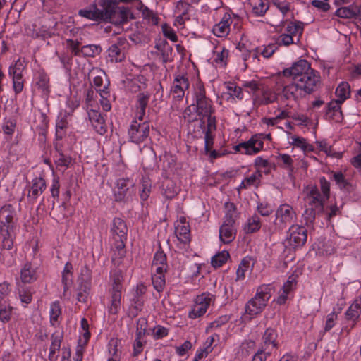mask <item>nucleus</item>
Masks as SVG:
<instances>
[{
    "label": "nucleus",
    "mask_w": 361,
    "mask_h": 361,
    "mask_svg": "<svg viewBox=\"0 0 361 361\" xmlns=\"http://www.w3.org/2000/svg\"><path fill=\"white\" fill-rule=\"evenodd\" d=\"M189 80L187 74H176L171 87V93L174 98L180 100L189 88Z\"/></svg>",
    "instance_id": "obj_15"
},
{
    "label": "nucleus",
    "mask_w": 361,
    "mask_h": 361,
    "mask_svg": "<svg viewBox=\"0 0 361 361\" xmlns=\"http://www.w3.org/2000/svg\"><path fill=\"white\" fill-rule=\"evenodd\" d=\"M121 293H112L111 295L110 305L108 307L109 314H116L121 307Z\"/></svg>",
    "instance_id": "obj_44"
},
{
    "label": "nucleus",
    "mask_w": 361,
    "mask_h": 361,
    "mask_svg": "<svg viewBox=\"0 0 361 361\" xmlns=\"http://www.w3.org/2000/svg\"><path fill=\"white\" fill-rule=\"evenodd\" d=\"M162 186L164 188V195L166 198L170 200L176 196L180 190L176 183L171 179L165 180Z\"/></svg>",
    "instance_id": "obj_39"
},
{
    "label": "nucleus",
    "mask_w": 361,
    "mask_h": 361,
    "mask_svg": "<svg viewBox=\"0 0 361 361\" xmlns=\"http://www.w3.org/2000/svg\"><path fill=\"white\" fill-rule=\"evenodd\" d=\"M260 227V219L257 215L255 214L248 219L244 229L247 233H252L259 230Z\"/></svg>",
    "instance_id": "obj_47"
},
{
    "label": "nucleus",
    "mask_w": 361,
    "mask_h": 361,
    "mask_svg": "<svg viewBox=\"0 0 361 361\" xmlns=\"http://www.w3.org/2000/svg\"><path fill=\"white\" fill-rule=\"evenodd\" d=\"M243 97V93L242 89L235 85L234 83L227 84V100L231 99L235 100V99H242Z\"/></svg>",
    "instance_id": "obj_46"
},
{
    "label": "nucleus",
    "mask_w": 361,
    "mask_h": 361,
    "mask_svg": "<svg viewBox=\"0 0 361 361\" xmlns=\"http://www.w3.org/2000/svg\"><path fill=\"white\" fill-rule=\"evenodd\" d=\"M164 35L171 41L176 42L178 41V37L174 30L168 25L164 24L161 27Z\"/></svg>",
    "instance_id": "obj_60"
},
{
    "label": "nucleus",
    "mask_w": 361,
    "mask_h": 361,
    "mask_svg": "<svg viewBox=\"0 0 361 361\" xmlns=\"http://www.w3.org/2000/svg\"><path fill=\"white\" fill-rule=\"evenodd\" d=\"M210 302L211 298L208 294L203 293L197 296L192 310L189 313V317L195 319L202 316L207 312Z\"/></svg>",
    "instance_id": "obj_18"
},
{
    "label": "nucleus",
    "mask_w": 361,
    "mask_h": 361,
    "mask_svg": "<svg viewBox=\"0 0 361 361\" xmlns=\"http://www.w3.org/2000/svg\"><path fill=\"white\" fill-rule=\"evenodd\" d=\"M289 246L296 248L305 245L307 240V229L299 225H292L286 238Z\"/></svg>",
    "instance_id": "obj_10"
},
{
    "label": "nucleus",
    "mask_w": 361,
    "mask_h": 361,
    "mask_svg": "<svg viewBox=\"0 0 361 361\" xmlns=\"http://www.w3.org/2000/svg\"><path fill=\"white\" fill-rule=\"evenodd\" d=\"M90 290V283L85 282V284L81 285L79 288L77 294V299L79 302H85L87 299Z\"/></svg>",
    "instance_id": "obj_55"
},
{
    "label": "nucleus",
    "mask_w": 361,
    "mask_h": 361,
    "mask_svg": "<svg viewBox=\"0 0 361 361\" xmlns=\"http://www.w3.org/2000/svg\"><path fill=\"white\" fill-rule=\"evenodd\" d=\"M342 104L343 103L339 101L331 100L326 106V116L337 122L341 121L343 119Z\"/></svg>",
    "instance_id": "obj_28"
},
{
    "label": "nucleus",
    "mask_w": 361,
    "mask_h": 361,
    "mask_svg": "<svg viewBox=\"0 0 361 361\" xmlns=\"http://www.w3.org/2000/svg\"><path fill=\"white\" fill-rule=\"evenodd\" d=\"M87 112L89 119L94 129L99 135H104L106 132V126L100 113L95 109H90Z\"/></svg>",
    "instance_id": "obj_22"
},
{
    "label": "nucleus",
    "mask_w": 361,
    "mask_h": 361,
    "mask_svg": "<svg viewBox=\"0 0 361 361\" xmlns=\"http://www.w3.org/2000/svg\"><path fill=\"white\" fill-rule=\"evenodd\" d=\"M118 0H94V5L100 7V11H104L105 18H111L114 6L117 4Z\"/></svg>",
    "instance_id": "obj_32"
},
{
    "label": "nucleus",
    "mask_w": 361,
    "mask_h": 361,
    "mask_svg": "<svg viewBox=\"0 0 361 361\" xmlns=\"http://www.w3.org/2000/svg\"><path fill=\"white\" fill-rule=\"evenodd\" d=\"M112 293H121L123 289L122 282L123 280L122 271L119 269L114 270L111 274Z\"/></svg>",
    "instance_id": "obj_41"
},
{
    "label": "nucleus",
    "mask_w": 361,
    "mask_h": 361,
    "mask_svg": "<svg viewBox=\"0 0 361 361\" xmlns=\"http://www.w3.org/2000/svg\"><path fill=\"white\" fill-rule=\"evenodd\" d=\"M73 267L69 262H66L62 271L61 281L63 286V293H66L73 282Z\"/></svg>",
    "instance_id": "obj_35"
},
{
    "label": "nucleus",
    "mask_w": 361,
    "mask_h": 361,
    "mask_svg": "<svg viewBox=\"0 0 361 361\" xmlns=\"http://www.w3.org/2000/svg\"><path fill=\"white\" fill-rule=\"evenodd\" d=\"M97 92H99L101 97L100 103L103 110L105 111H110L111 109V105L108 99V98L110 96L109 90H107V88L104 87L103 89L97 90Z\"/></svg>",
    "instance_id": "obj_51"
},
{
    "label": "nucleus",
    "mask_w": 361,
    "mask_h": 361,
    "mask_svg": "<svg viewBox=\"0 0 361 361\" xmlns=\"http://www.w3.org/2000/svg\"><path fill=\"white\" fill-rule=\"evenodd\" d=\"M252 13L257 16H263L269 8L268 0H250Z\"/></svg>",
    "instance_id": "obj_38"
},
{
    "label": "nucleus",
    "mask_w": 361,
    "mask_h": 361,
    "mask_svg": "<svg viewBox=\"0 0 361 361\" xmlns=\"http://www.w3.org/2000/svg\"><path fill=\"white\" fill-rule=\"evenodd\" d=\"M239 219V213L233 203L227 202V226H233Z\"/></svg>",
    "instance_id": "obj_49"
},
{
    "label": "nucleus",
    "mask_w": 361,
    "mask_h": 361,
    "mask_svg": "<svg viewBox=\"0 0 361 361\" xmlns=\"http://www.w3.org/2000/svg\"><path fill=\"white\" fill-rule=\"evenodd\" d=\"M233 44L236 49L242 52L245 61L247 59V56H252L253 59H258L260 56L264 59H269L278 49L277 44H275V43H270L266 46L259 47L256 48L253 52L248 51L245 45L240 42L238 43L233 42Z\"/></svg>",
    "instance_id": "obj_6"
},
{
    "label": "nucleus",
    "mask_w": 361,
    "mask_h": 361,
    "mask_svg": "<svg viewBox=\"0 0 361 361\" xmlns=\"http://www.w3.org/2000/svg\"><path fill=\"white\" fill-rule=\"evenodd\" d=\"M63 339V333L62 331H56L51 335V345L48 355L49 361H57L59 357L58 353L60 351Z\"/></svg>",
    "instance_id": "obj_21"
},
{
    "label": "nucleus",
    "mask_w": 361,
    "mask_h": 361,
    "mask_svg": "<svg viewBox=\"0 0 361 361\" xmlns=\"http://www.w3.org/2000/svg\"><path fill=\"white\" fill-rule=\"evenodd\" d=\"M20 278L22 282L25 283H30L36 280V273L30 263L27 262L24 265L23 268L21 269Z\"/></svg>",
    "instance_id": "obj_40"
},
{
    "label": "nucleus",
    "mask_w": 361,
    "mask_h": 361,
    "mask_svg": "<svg viewBox=\"0 0 361 361\" xmlns=\"http://www.w3.org/2000/svg\"><path fill=\"white\" fill-rule=\"evenodd\" d=\"M102 49L99 46L96 44H88L81 47L80 53L85 56L94 57L99 54Z\"/></svg>",
    "instance_id": "obj_50"
},
{
    "label": "nucleus",
    "mask_w": 361,
    "mask_h": 361,
    "mask_svg": "<svg viewBox=\"0 0 361 361\" xmlns=\"http://www.w3.org/2000/svg\"><path fill=\"white\" fill-rule=\"evenodd\" d=\"M12 307L8 304L7 301L0 300V321L6 323L10 321L12 314Z\"/></svg>",
    "instance_id": "obj_45"
},
{
    "label": "nucleus",
    "mask_w": 361,
    "mask_h": 361,
    "mask_svg": "<svg viewBox=\"0 0 361 361\" xmlns=\"http://www.w3.org/2000/svg\"><path fill=\"white\" fill-rule=\"evenodd\" d=\"M103 13L104 11H100V9L97 8L94 4L87 8L80 9L78 11V14L80 16L91 20H99L105 18Z\"/></svg>",
    "instance_id": "obj_29"
},
{
    "label": "nucleus",
    "mask_w": 361,
    "mask_h": 361,
    "mask_svg": "<svg viewBox=\"0 0 361 361\" xmlns=\"http://www.w3.org/2000/svg\"><path fill=\"white\" fill-rule=\"evenodd\" d=\"M275 216L274 224L279 229L285 228L297 219L293 208L288 204L280 205L276 211Z\"/></svg>",
    "instance_id": "obj_8"
},
{
    "label": "nucleus",
    "mask_w": 361,
    "mask_h": 361,
    "mask_svg": "<svg viewBox=\"0 0 361 361\" xmlns=\"http://www.w3.org/2000/svg\"><path fill=\"white\" fill-rule=\"evenodd\" d=\"M157 267L161 268L162 271H167L168 269L166 255L163 250H161L160 246L159 249L155 252L154 255L152 264V268L154 269V270H156Z\"/></svg>",
    "instance_id": "obj_36"
},
{
    "label": "nucleus",
    "mask_w": 361,
    "mask_h": 361,
    "mask_svg": "<svg viewBox=\"0 0 361 361\" xmlns=\"http://www.w3.org/2000/svg\"><path fill=\"white\" fill-rule=\"evenodd\" d=\"M68 120L67 116L66 115L59 117L56 123V135L62 137V134L61 133V130H63V129L66 128L68 127Z\"/></svg>",
    "instance_id": "obj_58"
},
{
    "label": "nucleus",
    "mask_w": 361,
    "mask_h": 361,
    "mask_svg": "<svg viewBox=\"0 0 361 361\" xmlns=\"http://www.w3.org/2000/svg\"><path fill=\"white\" fill-rule=\"evenodd\" d=\"M149 98L150 94L147 92H140L137 95L135 104V118L140 121H143Z\"/></svg>",
    "instance_id": "obj_24"
},
{
    "label": "nucleus",
    "mask_w": 361,
    "mask_h": 361,
    "mask_svg": "<svg viewBox=\"0 0 361 361\" xmlns=\"http://www.w3.org/2000/svg\"><path fill=\"white\" fill-rule=\"evenodd\" d=\"M135 183L130 178H118L116 181L115 198L116 201H122L126 197L128 191L133 188Z\"/></svg>",
    "instance_id": "obj_20"
},
{
    "label": "nucleus",
    "mask_w": 361,
    "mask_h": 361,
    "mask_svg": "<svg viewBox=\"0 0 361 361\" xmlns=\"http://www.w3.org/2000/svg\"><path fill=\"white\" fill-rule=\"evenodd\" d=\"M277 334L275 330L272 329H267L263 336V343L261 348L267 350V354H271L273 350H275L277 346L276 339Z\"/></svg>",
    "instance_id": "obj_27"
},
{
    "label": "nucleus",
    "mask_w": 361,
    "mask_h": 361,
    "mask_svg": "<svg viewBox=\"0 0 361 361\" xmlns=\"http://www.w3.org/2000/svg\"><path fill=\"white\" fill-rule=\"evenodd\" d=\"M12 230L1 227L0 230V248L12 250L13 247V236Z\"/></svg>",
    "instance_id": "obj_34"
},
{
    "label": "nucleus",
    "mask_w": 361,
    "mask_h": 361,
    "mask_svg": "<svg viewBox=\"0 0 361 361\" xmlns=\"http://www.w3.org/2000/svg\"><path fill=\"white\" fill-rule=\"evenodd\" d=\"M345 314L347 320L353 322L351 326V328H353L355 326L357 319L361 314V298L355 300Z\"/></svg>",
    "instance_id": "obj_30"
},
{
    "label": "nucleus",
    "mask_w": 361,
    "mask_h": 361,
    "mask_svg": "<svg viewBox=\"0 0 361 361\" xmlns=\"http://www.w3.org/2000/svg\"><path fill=\"white\" fill-rule=\"evenodd\" d=\"M263 134H256L245 142L240 143L233 147L235 152L242 154L254 155L258 153L264 146Z\"/></svg>",
    "instance_id": "obj_7"
},
{
    "label": "nucleus",
    "mask_w": 361,
    "mask_h": 361,
    "mask_svg": "<svg viewBox=\"0 0 361 361\" xmlns=\"http://www.w3.org/2000/svg\"><path fill=\"white\" fill-rule=\"evenodd\" d=\"M303 192L306 207L303 216L307 224H312L316 215L322 213L324 203L326 200L322 196L317 186L314 185H307Z\"/></svg>",
    "instance_id": "obj_2"
},
{
    "label": "nucleus",
    "mask_w": 361,
    "mask_h": 361,
    "mask_svg": "<svg viewBox=\"0 0 361 361\" xmlns=\"http://www.w3.org/2000/svg\"><path fill=\"white\" fill-rule=\"evenodd\" d=\"M274 43L275 44H277V47L279 48L281 46L288 47L296 42L290 35L285 33H280V35L276 38Z\"/></svg>",
    "instance_id": "obj_54"
},
{
    "label": "nucleus",
    "mask_w": 361,
    "mask_h": 361,
    "mask_svg": "<svg viewBox=\"0 0 361 361\" xmlns=\"http://www.w3.org/2000/svg\"><path fill=\"white\" fill-rule=\"evenodd\" d=\"M190 8V4L185 1H179L176 3L173 10V14L176 17L173 23L174 26L180 28L184 27L185 21L190 19L188 15Z\"/></svg>",
    "instance_id": "obj_17"
},
{
    "label": "nucleus",
    "mask_w": 361,
    "mask_h": 361,
    "mask_svg": "<svg viewBox=\"0 0 361 361\" xmlns=\"http://www.w3.org/2000/svg\"><path fill=\"white\" fill-rule=\"evenodd\" d=\"M356 11V5H350L338 8L335 15L342 18H355Z\"/></svg>",
    "instance_id": "obj_42"
},
{
    "label": "nucleus",
    "mask_w": 361,
    "mask_h": 361,
    "mask_svg": "<svg viewBox=\"0 0 361 361\" xmlns=\"http://www.w3.org/2000/svg\"><path fill=\"white\" fill-rule=\"evenodd\" d=\"M291 139L293 145L300 148L305 154L313 152L320 157H333L335 154L332 147L326 140L317 141L314 144H309L305 139L298 136H293Z\"/></svg>",
    "instance_id": "obj_3"
},
{
    "label": "nucleus",
    "mask_w": 361,
    "mask_h": 361,
    "mask_svg": "<svg viewBox=\"0 0 361 361\" xmlns=\"http://www.w3.org/2000/svg\"><path fill=\"white\" fill-rule=\"evenodd\" d=\"M114 15L118 17L119 23H126L128 18H132L130 10L126 7H119L118 10L114 12Z\"/></svg>",
    "instance_id": "obj_53"
},
{
    "label": "nucleus",
    "mask_w": 361,
    "mask_h": 361,
    "mask_svg": "<svg viewBox=\"0 0 361 361\" xmlns=\"http://www.w3.org/2000/svg\"><path fill=\"white\" fill-rule=\"evenodd\" d=\"M61 308L59 301H55L50 306V324L55 326L59 324V318L61 315Z\"/></svg>",
    "instance_id": "obj_43"
},
{
    "label": "nucleus",
    "mask_w": 361,
    "mask_h": 361,
    "mask_svg": "<svg viewBox=\"0 0 361 361\" xmlns=\"http://www.w3.org/2000/svg\"><path fill=\"white\" fill-rule=\"evenodd\" d=\"M225 250H222L214 255L211 260V264L213 267L219 268L226 263Z\"/></svg>",
    "instance_id": "obj_57"
},
{
    "label": "nucleus",
    "mask_w": 361,
    "mask_h": 361,
    "mask_svg": "<svg viewBox=\"0 0 361 361\" xmlns=\"http://www.w3.org/2000/svg\"><path fill=\"white\" fill-rule=\"evenodd\" d=\"M312 69L310 64L307 60L301 59L294 63L291 67L285 68L282 73H279V76L282 75L284 77L292 78L294 82L296 79L301 78V75L305 73L310 71Z\"/></svg>",
    "instance_id": "obj_12"
},
{
    "label": "nucleus",
    "mask_w": 361,
    "mask_h": 361,
    "mask_svg": "<svg viewBox=\"0 0 361 361\" xmlns=\"http://www.w3.org/2000/svg\"><path fill=\"white\" fill-rule=\"evenodd\" d=\"M272 295V287L270 285L259 286L256 295L250 299L245 307V312L251 317L259 314L266 307Z\"/></svg>",
    "instance_id": "obj_4"
},
{
    "label": "nucleus",
    "mask_w": 361,
    "mask_h": 361,
    "mask_svg": "<svg viewBox=\"0 0 361 361\" xmlns=\"http://www.w3.org/2000/svg\"><path fill=\"white\" fill-rule=\"evenodd\" d=\"M111 231L114 239L119 242L118 247H124V240L127 238L128 228L125 221L120 218H115L113 220Z\"/></svg>",
    "instance_id": "obj_16"
},
{
    "label": "nucleus",
    "mask_w": 361,
    "mask_h": 361,
    "mask_svg": "<svg viewBox=\"0 0 361 361\" xmlns=\"http://www.w3.org/2000/svg\"><path fill=\"white\" fill-rule=\"evenodd\" d=\"M175 233L178 240L183 243L188 244L190 242V230L189 224L185 221L184 218L180 219L176 222L175 226Z\"/></svg>",
    "instance_id": "obj_23"
},
{
    "label": "nucleus",
    "mask_w": 361,
    "mask_h": 361,
    "mask_svg": "<svg viewBox=\"0 0 361 361\" xmlns=\"http://www.w3.org/2000/svg\"><path fill=\"white\" fill-rule=\"evenodd\" d=\"M46 181L42 177L33 178L28 188V200L31 202L36 200L46 190Z\"/></svg>",
    "instance_id": "obj_19"
},
{
    "label": "nucleus",
    "mask_w": 361,
    "mask_h": 361,
    "mask_svg": "<svg viewBox=\"0 0 361 361\" xmlns=\"http://www.w3.org/2000/svg\"><path fill=\"white\" fill-rule=\"evenodd\" d=\"M16 127V122L13 119H8L5 121L3 126V130L5 134L13 135Z\"/></svg>",
    "instance_id": "obj_63"
},
{
    "label": "nucleus",
    "mask_w": 361,
    "mask_h": 361,
    "mask_svg": "<svg viewBox=\"0 0 361 361\" xmlns=\"http://www.w3.org/2000/svg\"><path fill=\"white\" fill-rule=\"evenodd\" d=\"M166 271H162V269L157 267L152 275V282L154 289L159 293L163 291L165 284V275Z\"/></svg>",
    "instance_id": "obj_31"
},
{
    "label": "nucleus",
    "mask_w": 361,
    "mask_h": 361,
    "mask_svg": "<svg viewBox=\"0 0 361 361\" xmlns=\"http://www.w3.org/2000/svg\"><path fill=\"white\" fill-rule=\"evenodd\" d=\"M14 212L11 205H4L0 209V228L4 227L12 230L13 227V220Z\"/></svg>",
    "instance_id": "obj_26"
},
{
    "label": "nucleus",
    "mask_w": 361,
    "mask_h": 361,
    "mask_svg": "<svg viewBox=\"0 0 361 361\" xmlns=\"http://www.w3.org/2000/svg\"><path fill=\"white\" fill-rule=\"evenodd\" d=\"M213 33L218 37H224L226 32V21L224 18L213 27Z\"/></svg>",
    "instance_id": "obj_59"
},
{
    "label": "nucleus",
    "mask_w": 361,
    "mask_h": 361,
    "mask_svg": "<svg viewBox=\"0 0 361 361\" xmlns=\"http://www.w3.org/2000/svg\"><path fill=\"white\" fill-rule=\"evenodd\" d=\"M140 183L142 189L140 195V198L145 201L149 196L152 183L150 180L147 177H142Z\"/></svg>",
    "instance_id": "obj_52"
},
{
    "label": "nucleus",
    "mask_w": 361,
    "mask_h": 361,
    "mask_svg": "<svg viewBox=\"0 0 361 361\" xmlns=\"http://www.w3.org/2000/svg\"><path fill=\"white\" fill-rule=\"evenodd\" d=\"M272 4L281 13L283 18L288 17L294 9L293 3L289 0H272Z\"/></svg>",
    "instance_id": "obj_37"
},
{
    "label": "nucleus",
    "mask_w": 361,
    "mask_h": 361,
    "mask_svg": "<svg viewBox=\"0 0 361 361\" xmlns=\"http://www.w3.org/2000/svg\"><path fill=\"white\" fill-rule=\"evenodd\" d=\"M250 268V262L249 259H243L240 264L237 271V279H243L245 276V272L248 271Z\"/></svg>",
    "instance_id": "obj_56"
},
{
    "label": "nucleus",
    "mask_w": 361,
    "mask_h": 361,
    "mask_svg": "<svg viewBox=\"0 0 361 361\" xmlns=\"http://www.w3.org/2000/svg\"><path fill=\"white\" fill-rule=\"evenodd\" d=\"M296 82L305 95L312 94L317 91L321 85L320 73L312 68L302 75L301 78L296 79Z\"/></svg>",
    "instance_id": "obj_5"
},
{
    "label": "nucleus",
    "mask_w": 361,
    "mask_h": 361,
    "mask_svg": "<svg viewBox=\"0 0 361 361\" xmlns=\"http://www.w3.org/2000/svg\"><path fill=\"white\" fill-rule=\"evenodd\" d=\"M279 96L281 99L286 100L288 102H297L300 99L305 97L306 95L298 85L297 82H293L288 85H284L279 92Z\"/></svg>",
    "instance_id": "obj_13"
},
{
    "label": "nucleus",
    "mask_w": 361,
    "mask_h": 361,
    "mask_svg": "<svg viewBox=\"0 0 361 361\" xmlns=\"http://www.w3.org/2000/svg\"><path fill=\"white\" fill-rule=\"evenodd\" d=\"M169 334V329L160 325H157L154 328L153 334L156 339H160L166 336Z\"/></svg>",
    "instance_id": "obj_64"
},
{
    "label": "nucleus",
    "mask_w": 361,
    "mask_h": 361,
    "mask_svg": "<svg viewBox=\"0 0 361 361\" xmlns=\"http://www.w3.org/2000/svg\"><path fill=\"white\" fill-rule=\"evenodd\" d=\"M304 31V23L301 21H291L288 19L283 20L280 24V33H285L290 35L293 39H297V42L300 41Z\"/></svg>",
    "instance_id": "obj_14"
},
{
    "label": "nucleus",
    "mask_w": 361,
    "mask_h": 361,
    "mask_svg": "<svg viewBox=\"0 0 361 361\" xmlns=\"http://www.w3.org/2000/svg\"><path fill=\"white\" fill-rule=\"evenodd\" d=\"M146 292V287L143 284H138L136 287V300H135V307L140 309L142 306V301L140 300V297L145 294Z\"/></svg>",
    "instance_id": "obj_62"
},
{
    "label": "nucleus",
    "mask_w": 361,
    "mask_h": 361,
    "mask_svg": "<svg viewBox=\"0 0 361 361\" xmlns=\"http://www.w3.org/2000/svg\"><path fill=\"white\" fill-rule=\"evenodd\" d=\"M277 99V94L269 88H262L255 96L254 102L258 105H267Z\"/></svg>",
    "instance_id": "obj_25"
},
{
    "label": "nucleus",
    "mask_w": 361,
    "mask_h": 361,
    "mask_svg": "<svg viewBox=\"0 0 361 361\" xmlns=\"http://www.w3.org/2000/svg\"><path fill=\"white\" fill-rule=\"evenodd\" d=\"M320 187L322 192V196L325 200H328L330 195V183L324 177L320 178Z\"/></svg>",
    "instance_id": "obj_61"
},
{
    "label": "nucleus",
    "mask_w": 361,
    "mask_h": 361,
    "mask_svg": "<svg viewBox=\"0 0 361 361\" xmlns=\"http://www.w3.org/2000/svg\"><path fill=\"white\" fill-rule=\"evenodd\" d=\"M11 250L7 249L0 250V261L7 267H11L16 262L14 255Z\"/></svg>",
    "instance_id": "obj_48"
},
{
    "label": "nucleus",
    "mask_w": 361,
    "mask_h": 361,
    "mask_svg": "<svg viewBox=\"0 0 361 361\" xmlns=\"http://www.w3.org/2000/svg\"><path fill=\"white\" fill-rule=\"evenodd\" d=\"M197 115L201 121V127L204 132V145L207 154L211 157H216L217 154L212 150L214 144L213 133L216 130V120L212 116L213 109L211 101L207 98L202 101L196 102Z\"/></svg>",
    "instance_id": "obj_1"
},
{
    "label": "nucleus",
    "mask_w": 361,
    "mask_h": 361,
    "mask_svg": "<svg viewBox=\"0 0 361 361\" xmlns=\"http://www.w3.org/2000/svg\"><path fill=\"white\" fill-rule=\"evenodd\" d=\"M25 68L24 61L18 59L13 66L9 68V75L12 77L13 88L15 93H20L24 87V80L23 78V71Z\"/></svg>",
    "instance_id": "obj_11"
},
{
    "label": "nucleus",
    "mask_w": 361,
    "mask_h": 361,
    "mask_svg": "<svg viewBox=\"0 0 361 361\" xmlns=\"http://www.w3.org/2000/svg\"><path fill=\"white\" fill-rule=\"evenodd\" d=\"M150 126L148 122L134 120L128 130L130 140L135 143L144 142L149 136Z\"/></svg>",
    "instance_id": "obj_9"
},
{
    "label": "nucleus",
    "mask_w": 361,
    "mask_h": 361,
    "mask_svg": "<svg viewBox=\"0 0 361 361\" xmlns=\"http://www.w3.org/2000/svg\"><path fill=\"white\" fill-rule=\"evenodd\" d=\"M335 95L336 97L335 100L339 101L343 104L351 95L350 85L349 83L348 82H341L335 90Z\"/></svg>",
    "instance_id": "obj_33"
}]
</instances>
